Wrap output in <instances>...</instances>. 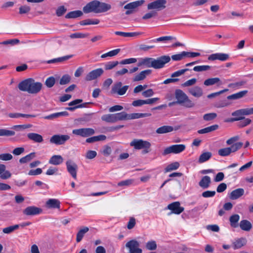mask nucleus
I'll return each instance as SVG.
<instances>
[{"instance_id": "nucleus-1", "label": "nucleus", "mask_w": 253, "mask_h": 253, "mask_svg": "<svg viewBox=\"0 0 253 253\" xmlns=\"http://www.w3.org/2000/svg\"><path fill=\"white\" fill-rule=\"evenodd\" d=\"M240 139L238 135L234 136L227 139L226 144L230 147H225L220 149L218 150V154L221 157H227L229 156L232 153H235L243 146V143L237 141Z\"/></svg>"}, {"instance_id": "nucleus-2", "label": "nucleus", "mask_w": 253, "mask_h": 253, "mask_svg": "<svg viewBox=\"0 0 253 253\" xmlns=\"http://www.w3.org/2000/svg\"><path fill=\"white\" fill-rule=\"evenodd\" d=\"M111 8V4L109 3L94 0L86 4L83 7V11L85 13L91 12L100 13L106 12L110 10Z\"/></svg>"}, {"instance_id": "nucleus-3", "label": "nucleus", "mask_w": 253, "mask_h": 253, "mask_svg": "<svg viewBox=\"0 0 253 253\" xmlns=\"http://www.w3.org/2000/svg\"><path fill=\"white\" fill-rule=\"evenodd\" d=\"M41 83L36 82L32 78L24 80L19 83L18 87L20 90L26 91L30 94H37L42 89Z\"/></svg>"}, {"instance_id": "nucleus-4", "label": "nucleus", "mask_w": 253, "mask_h": 253, "mask_svg": "<svg viewBox=\"0 0 253 253\" xmlns=\"http://www.w3.org/2000/svg\"><path fill=\"white\" fill-rule=\"evenodd\" d=\"M175 96L176 99V103L181 104L187 108H192L195 106V103L181 89L175 90Z\"/></svg>"}, {"instance_id": "nucleus-5", "label": "nucleus", "mask_w": 253, "mask_h": 253, "mask_svg": "<svg viewBox=\"0 0 253 253\" xmlns=\"http://www.w3.org/2000/svg\"><path fill=\"white\" fill-rule=\"evenodd\" d=\"M130 145L136 149H144V152L145 153L149 152L148 149L151 146V144L149 142L142 139H134L130 142Z\"/></svg>"}, {"instance_id": "nucleus-6", "label": "nucleus", "mask_w": 253, "mask_h": 253, "mask_svg": "<svg viewBox=\"0 0 253 253\" xmlns=\"http://www.w3.org/2000/svg\"><path fill=\"white\" fill-rule=\"evenodd\" d=\"M170 60V58L168 55L162 56L157 59L152 58V68L156 69H161Z\"/></svg>"}, {"instance_id": "nucleus-7", "label": "nucleus", "mask_w": 253, "mask_h": 253, "mask_svg": "<svg viewBox=\"0 0 253 253\" xmlns=\"http://www.w3.org/2000/svg\"><path fill=\"white\" fill-rule=\"evenodd\" d=\"M186 149L184 144H174L166 148L163 153V155L169 154H179L184 151Z\"/></svg>"}, {"instance_id": "nucleus-8", "label": "nucleus", "mask_w": 253, "mask_h": 253, "mask_svg": "<svg viewBox=\"0 0 253 253\" xmlns=\"http://www.w3.org/2000/svg\"><path fill=\"white\" fill-rule=\"evenodd\" d=\"M139 243L136 240H131L126 244V247L128 250V253H142V250L139 248Z\"/></svg>"}, {"instance_id": "nucleus-9", "label": "nucleus", "mask_w": 253, "mask_h": 253, "mask_svg": "<svg viewBox=\"0 0 253 253\" xmlns=\"http://www.w3.org/2000/svg\"><path fill=\"white\" fill-rule=\"evenodd\" d=\"M166 0H156L148 4V10H156L160 11L166 7Z\"/></svg>"}, {"instance_id": "nucleus-10", "label": "nucleus", "mask_w": 253, "mask_h": 253, "mask_svg": "<svg viewBox=\"0 0 253 253\" xmlns=\"http://www.w3.org/2000/svg\"><path fill=\"white\" fill-rule=\"evenodd\" d=\"M128 87V85L122 86V83L119 82L116 83L112 86L111 92L112 94H117L119 95H123L126 93Z\"/></svg>"}, {"instance_id": "nucleus-11", "label": "nucleus", "mask_w": 253, "mask_h": 253, "mask_svg": "<svg viewBox=\"0 0 253 253\" xmlns=\"http://www.w3.org/2000/svg\"><path fill=\"white\" fill-rule=\"evenodd\" d=\"M72 133L75 135L85 137L93 135L95 133V131L91 128H83L74 129Z\"/></svg>"}, {"instance_id": "nucleus-12", "label": "nucleus", "mask_w": 253, "mask_h": 253, "mask_svg": "<svg viewBox=\"0 0 253 253\" xmlns=\"http://www.w3.org/2000/svg\"><path fill=\"white\" fill-rule=\"evenodd\" d=\"M70 139L68 135H54L50 139V142L56 145L63 144Z\"/></svg>"}, {"instance_id": "nucleus-13", "label": "nucleus", "mask_w": 253, "mask_h": 253, "mask_svg": "<svg viewBox=\"0 0 253 253\" xmlns=\"http://www.w3.org/2000/svg\"><path fill=\"white\" fill-rule=\"evenodd\" d=\"M104 73L102 68H98L89 72L85 77L86 81H91L100 77Z\"/></svg>"}, {"instance_id": "nucleus-14", "label": "nucleus", "mask_w": 253, "mask_h": 253, "mask_svg": "<svg viewBox=\"0 0 253 253\" xmlns=\"http://www.w3.org/2000/svg\"><path fill=\"white\" fill-rule=\"evenodd\" d=\"M145 1L144 0H139L130 2L124 6V8L127 10L126 12V15H129L133 12V9L142 5Z\"/></svg>"}, {"instance_id": "nucleus-15", "label": "nucleus", "mask_w": 253, "mask_h": 253, "mask_svg": "<svg viewBox=\"0 0 253 253\" xmlns=\"http://www.w3.org/2000/svg\"><path fill=\"white\" fill-rule=\"evenodd\" d=\"M167 209L171 211V213L176 214H180L184 210V208L180 206V204L179 202H174L169 204L167 207Z\"/></svg>"}, {"instance_id": "nucleus-16", "label": "nucleus", "mask_w": 253, "mask_h": 253, "mask_svg": "<svg viewBox=\"0 0 253 253\" xmlns=\"http://www.w3.org/2000/svg\"><path fill=\"white\" fill-rule=\"evenodd\" d=\"M67 169L68 172L74 178H77V171L78 169V166L76 163L69 160L66 163Z\"/></svg>"}, {"instance_id": "nucleus-17", "label": "nucleus", "mask_w": 253, "mask_h": 253, "mask_svg": "<svg viewBox=\"0 0 253 253\" xmlns=\"http://www.w3.org/2000/svg\"><path fill=\"white\" fill-rule=\"evenodd\" d=\"M229 55L224 53H215L210 55L208 57V60L210 61L219 60L220 61H225L229 59Z\"/></svg>"}, {"instance_id": "nucleus-18", "label": "nucleus", "mask_w": 253, "mask_h": 253, "mask_svg": "<svg viewBox=\"0 0 253 253\" xmlns=\"http://www.w3.org/2000/svg\"><path fill=\"white\" fill-rule=\"evenodd\" d=\"M42 210L35 206H29L23 211V213L27 216H33L40 214Z\"/></svg>"}, {"instance_id": "nucleus-19", "label": "nucleus", "mask_w": 253, "mask_h": 253, "mask_svg": "<svg viewBox=\"0 0 253 253\" xmlns=\"http://www.w3.org/2000/svg\"><path fill=\"white\" fill-rule=\"evenodd\" d=\"M247 243V239L241 237L234 240L232 243V247L234 250H238L245 246Z\"/></svg>"}, {"instance_id": "nucleus-20", "label": "nucleus", "mask_w": 253, "mask_h": 253, "mask_svg": "<svg viewBox=\"0 0 253 253\" xmlns=\"http://www.w3.org/2000/svg\"><path fill=\"white\" fill-rule=\"evenodd\" d=\"M82 102H83V100L82 99H76L75 100H73V101L70 102L68 104V105H69V106H74L67 107L66 108V109L67 110L71 111H74L75 109H76L77 108H80L84 107L85 106V105L86 104H87V103H84V104H82L78 105L79 103H81Z\"/></svg>"}, {"instance_id": "nucleus-21", "label": "nucleus", "mask_w": 253, "mask_h": 253, "mask_svg": "<svg viewBox=\"0 0 253 253\" xmlns=\"http://www.w3.org/2000/svg\"><path fill=\"white\" fill-rule=\"evenodd\" d=\"M137 65L138 67L144 66L147 68H152V58H138Z\"/></svg>"}, {"instance_id": "nucleus-22", "label": "nucleus", "mask_w": 253, "mask_h": 253, "mask_svg": "<svg viewBox=\"0 0 253 253\" xmlns=\"http://www.w3.org/2000/svg\"><path fill=\"white\" fill-rule=\"evenodd\" d=\"M231 115L234 117V118L231 119L230 121L231 122L242 120L244 119V116H245L243 108L232 112Z\"/></svg>"}, {"instance_id": "nucleus-23", "label": "nucleus", "mask_w": 253, "mask_h": 253, "mask_svg": "<svg viewBox=\"0 0 253 253\" xmlns=\"http://www.w3.org/2000/svg\"><path fill=\"white\" fill-rule=\"evenodd\" d=\"M45 206L48 209H59L60 202L56 199H49L46 201Z\"/></svg>"}, {"instance_id": "nucleus-24", "label": "nucleus", "mask_w": 253, "mask_h": 253, "mask_svg": "<svg viewBox=\"0 0 253 253\" xmlns=\"http://www.w3.org/2000/svg\"><path fill=\"white\" fill-rule=\"evenodd\" d=\"M151 72V70L149 69L142 71L134 76V78L133 79V81L134 82H138L143 80L147 76L150 75Z\"/></svg>"}, {"instance_id": "nucleus-25", "label": "nucleus", "mask_w": 253, "mask_h": 253, "mask_svg": "<svg viewBox=\"0 0 253 253\" xmlns=\"http://www.w3.org/2000/svg\"><path fill=\"white\" fill-rule=\"evenodd\" d=\"M11 173L6 169V166L3 164H0V177L2 179H7L11 177Z\"/></svg>"}, {"instance_id": "nucleus-26", "label": "nucleus", "mask_w": 253, "mask_h": 253, "mask_svg": "<svg viewBox=\"0 0 253 253\" xmlns=\"http://www.w3.org/2000/svg\"><path fill=\"white\" fill-rule=\"evenodd\" d=\"M64 159L61 155H54L49 160V164L53 165H59L63 163Z\"/></svg>"}, {"instance_id": "nucleus-27", "label": "nucleus", "mask_w": 253, "mask_h": 253, "mask_svg": "<svg viewBox=\"0 0 253 253\" xmlns=\"http://www.w3.org/2000/svg\"><path fill=\"white\" fill-rule=\"evenodd\" d=\"M188 91L192 95L197 98L200 97L203 94L202 89L198 86L189 88Z\"/></svg>"}, {"instance_id": "nucleus-28", "label": "nucleus", "mask_w": 253, "mask_h": 253, "mask_svg": "<svg viewBox=\"0 0 253 253\" xmlns=\"http://www.w3.org/2000/svg\"><path fill=\"white\" fill-rule=\"evenodd\" d=\"M204 84L206 86H210L214 84H217V85H220L222 84V82L220 81V79L219 78H209L206 80Z\"/></svg>"}, {"instance_id": "nucleus-29", "label": "nucleus", "mask_w": 253, "mask_h": 253, "mask_svg": "<svg viewBox=\"0 0 253 253\" xmlns=\"http://www.w3.org/2000/svg\"><path fill=\"white\" fill-rule=\"evenodd\" d=\"M245 191L243 188H238L232 191L230 195V198L232 200H236L244 194Z\"/></svg>"}, {"instance_id": "nucleus-30", "label": "nucleus", "mask_w": 253, "mask_h": 253, "mask_svg": "<svg viewBox=\"0 0 253 253\" xmlns=\"http://www.w3.org/2000/svg\"><path fill=\"white\" fill-rule=\"evenodd\" d=\"M248 91L247 90H242L236 93L231 94L227 96V99L229 100H237L244 97Z\"/></svg>"}, {"instance_id": "nucleus-31", "label": "nucleus", "mask_w": 253, "mask_h": 253, "mask_svg": "<svg viewBox=\"0 0 253 253\" xmlns=\"http://www.w3.org/2000/svg\"><path fill=\"white\" fill-rule=\"evenodd\" d=\"M27 137L30 140L36 143H41L43 140L42 136L36 133H29L27 134Z\"/></svg>"}, {"instance_id": "nucleus-32", "label": "nucleus", "mask_w": 253, "mask_h": 253, "mask_svg": "<svg viewBox=\"0 0 253 253\" xmlns=\"http://www.w3.org/2000/svg\"><path fill=\"white\" fill-rule=\"evenodd\" d=\"M211 182V178L209 176H205L203 177L200 181L199 186L203 189L208 188L210 185Z\"/></svg>"}, {"instance_id": "nucleus-33", "label": "nucleus", "mask_w": 253, "mask_h": 253, "mask_svg": "<svg viewBox=\"0 0 253 253\" xmlns=\"http://www.w3.org/2000/svg\"><path fill=\"white\" fill-rule=\"evenodd\" d=\"M115 34L116 35L121 36L124 37H134L141 35L142 33L141 32H123L117 31Z\"/></svg>"}, {"instance_id": "nucleus-34", "label": "nucleus", "mask_w": 253, "mask_h": 253, "mask_svg": "<svg viewBox=\"0 0 253 253\" xmlns=\"http://www.w3.org/2000/svg\"><path fill=\"white\" fill-rule=\"evenodd\" d=\"M240 227L244 231H249L252 228L251 223L247 220H242L240 222Z\"/></svg>"}, {"instance_id": "nucleus-35", "label": "nucleus", "mask_w": 253, "mask_h": 253, "mask_svg": "<svg viewBox=\"0 0 253 253\" xmlns=\"http://www.w3.org/2000/svg\"><path fill=\"white\" fill-rule=\"evenodd\" d=\"M240 220V216L237 214L231 215L229 218L230 225L232 227L237 228L238 227V221Z\"/></svg>"}, {"instance_id": "nucleus-36", "label": "nucleus", "mask_w": 253, "mask_h": 253, "mask_svg": "<svg viewBox=\"0 0 253 253\" xmlns=\"http://www.w3.org/2000/svg\"><path fill=\"white\" fill-rule=\"evenodd\" d=\"M89 231L87 227H84L80 229L77 234L76 241L79 243L81 241L85 233Z\"/></svg>"}, {"instance_id": "nucleus-37", "label": "nucleus", "mask_w": 253, "mask_h": 253, "mask_svg": "<svg viewBox=\"0 0 253 253\" xmlns=\"http://www.w3.org/2000/svg\"><path fill=\"white\" fill-rule=\"evenodd\" d=\"M151 115L150 113H132L131 114H128V120H133L139 119L141 118L149 117Z\"/></svg>"}, {"instance_id": "nucleus-38", "label": "nucleus", "mask_w": 253, "mask_h": 253, "mask_svg": "<svg viewBox=\"0 0 253 253\" xmlns=\"http://www.w3.org/2000/svg\"><path fill=\"white\" fill-rule=\"evenodd\" d=\"M173 128L171 126H164L159 127L156 130V132L158 134H163L172 131Z\"/></svg>"}, {"instance_id": "nucleus-39", "label": "nucleus", "mask_w": 253, "mask_h": 253, "mask_svg": "<svg viewBox=\"0 0 253 253\" xmlns=\"http://www.w3.org/2000/svg\"><path fill=\"white\" fill-rule=\"evenodd\" d=\"M218 128V126L217 125H214L204 128L200 129L198 130V133L199 134H205L211 132L214 130H216Z\"/></svg>"}, {"instance_id": "nucleus-40", "label": "nucleus", "mask_w": 253, "mask_h": 253, "mask_svg": "<svg viewBox=\"0 0 253 253\" xmlns=\"http://www.w3.org/2000/svg\"><path fill=\"white\" fill-rule=\"evenodd\" d=\"M101 120L103 121L109 123H116L114 114H108L104 115L101 117Z\"/></svg>"}, {"instance_id": "nucleus-41", "label": "nucleus", "mask_w": 253, "mask_h": 253, "mask_svg": "<svg viewBox=\"0 0 253 253\" xmlns=\"http://www.w3.org/2000/svg\"><path fill=\"white\" fill-rule=\"evenodd\" d=\"M100 22V20L98 19H87L81 21L80 22L81 25H97Z\"/></svg>"}, {"instance_id": "nucleus-42", "label": "nucleus", "mask_w": 253, "mask_h": 253, "mask_svg": "<svg viewBox=\"0 0 253 253\" xmlns=\"http://www.w3.org/2000/svg\"><path fill=\"white\" fill-rule=\"evenodd\" d=\"M83 14V12L81 10L73 11L68 13L66 15L65 18L67 19L76 18L81 16Z\"/></svg>"}, {"instance_id": "nucleus-43", "label": "nucleus", "mask_w": 253, "mask_h": 253, "mask_svg": "<svg viewBox=\"0 0 253 253\" xmlns=\"http://www.w3.org/2000/svg\"><path fill=\"white\" fill-rule=\"evenodd\" d=\"M72 56V55H67L48 60L46 62L48 64L55 63L57 62H62L65 60H68L69 59L71 58Z\"/></svg>"}, {"instance_id": "nucleus-44", "label": "nucleus", "mask_w": 253, "mask_h": 253, "mask_svg": "<svg viewBox=\"0 0 253 253\" xmlns=\"http://www.w3.org/2000/svg\"><path fill=\"white\" fill-rule=\"evenodd\" d=\"M115 118L116 122L119 121L127 120H128V114L125 112H122L120 113H115Z\"/></svg>"}, {"instance_id": "nucleus-45", "label": "nucleus", "mask_w": 253, "mask_h": 253, "mask_svg": "<svg viewBox=\"0 0 253 253\" xmlns=\"http://www.w3.org/2000/svg\"><path fill=\"white\" fill-rule=\"evenodd\" d=\"M36 157V154L34 152L31 153L25 157L21 158L19 160V162L21 164L26 163L31 161Z\"/></svg>"}, {"instance_id": "nucleus-46", "label": "nucleus", "mask_w": 253, "mask_h": 253, "mask_svg": "<svg viewBox=\"0 0 253 253\" xmlns=\"http://www.w3.org/2000/svg\"><path fill=\"white\" fill-rule=\"evenodd\" d=\"M212 156V154L210 152H207L202 153L199 159V162L200 163H203L209 160Z\"/></svg>"}, {"instance_id": "nucleus-47", "label": "nucleus", "mask_w": 253, "mask_h": 253, "mask_svg": "<svg viewBox=\"0 0 253 253\" xmlns=\"http://www.w3.org/2000/svg\"><path fill=\"white\" fill-rule=\"evenodd\" d=\"M180 166L178 162H175L169 164L165 169L166 172L177 169Z\"/></svg>"}, {"instance_id": "nucleus-48", "label": "nucleus", "mask_w": 253, "mask_h": 253, "mask_svg": "<svg viewBox=\"0 0 253 253\" xmlns=\"http://www.w3.org/2000/svg\"><path fill=\"white\" fill-rule=\"evenodd\" d=\"M247 82L245 81H241L234 83H231L228 85V86L230 88L233 89H239L243 85L246 84Z\"/></svg>"}, {"instance_id": "nucleus-49", "label": "nucleus", "mask_w": 253, "mask_h": 253, "mask_svg": "<svg viewBox=\"0 0 253 253\" xmlns=\"http://www.w3.org/2000/svg\"><path fill=\"white\" fill-rule=\"evenodd\" d=\"M145 248L149 251H154L156 250L157 245L156 242L154 240H150L145 244Z\"/></svg>"}, {"instance_id": "nucleus-50", "label": "nucleus", "mask_w": 253, "mask_h": 253, "mask_svg": "<svg viewBox=\"0 0 253 253\" xmlns=\"http://www.w3.org/2000/svg\"><path fill=\"white\" fill-rule=\"evenodd\" d=\"M121 49L120 48L115 49L114 50L110 51L106 53L103 54L101 55V57L102 58H105L107 57H113L117 55L120 51Z\"/></svg>"}, {"instance_id": "nucleus-51", "label": "nucleus", "mask_w": 253, "mask_h": 253, "mask_svg": "<svg viewBox=\"0 0 253 253\" xmlns=\"http://www.w3.org/2000/svg\"><path fill=\"white\" fill-rule=\"evenodd\" d=\"M19 228L18 225H14L3 228L2 232L4 234H10Z\"/></svg>"}, {"instance_id": "nucleus-52", "label": "nucleus", "mask_w": 253, "mask_h": 253, "mask_svg": "<svg viewBox=\"0 0 253 253\" xmlns=\"http://www.w3.org/2000/svg\"><path fill=\"white\" fill-rule=\"evenodd\" d=\"M89 36L88 33H75L70 35L71 39H83Z\"/></svg>"}, {"instance_id": "nucleus-53", "label": "nucleus", "mask_w": 253, "mask_h": 253, "mask_svg": "<svg viewBox=\"0 0 253 253\" xmlns=\"http://www.w3.org/2000/svg\"><path fill=\"white\" fill-rule=\"evenodd\" d=\"M176 40V38L171 36H164L161 37L151 41L152 42H166L167 41Z\"/></svg>"}, {"instance_id": "nucleus-54", "label": "nucleus", "mask_w": 253, "mask_h": 253, "mask_svg": "<svg viewBox=\"0 0 253 253\" xmlns=\"http://www.w3.org/2000/svg\"><path fill=\"white\" fill-rule=\"evenodd\" d=\"M15 134V132L12 130L6 129H0V136H13Z\"/></svg>"}, {"instance_id": "nucleus-55", "label": "nucleus", "mask_w": 253, "mask_h": 253, "mask_svg": "<svg viewBox=\"0 0 253 253\" xmlns=\"http://www.w3.org/2000/svg\"><path fill=\"white\" fill-rule=\"evenodd\" d=\"M119 62L117 61L108 62L105 64V69L106 70H111L117 66Z\"/></svg>"}, {"instance_id": "nucleus-56", "label": "nucleus", "mask_w": 253, "mask_h": 253, "mask_svg": "<svg viewBox=\"0 0 253 253\" xmlns=\"http://www.w3.org/2000/svg\"><path fill=\"white\" fill-rule=\"evenodd\" d=\"M211 69V66L209 65H200L195 66L193 68V70L195 72H202L207 71Z\"/></svg>"}, {"instance_id": "nucleus-57", "label": "nucleus", "mask_w": 253, "mask_h": 253, "mask_svg": "<svg viewBox=\"0 0 253 253\" xmlns=\"http://www.w3.org/2000/svg\"><path fill=\"white\" fill-rule=\"evenodd\" d=\"M217 117V114L215 113H211L206 114L203 116V119L205 121H210L213 120Z\"/></svg>"}, {"instance_id": "nucleus-58", "label": "nucleus", "mask_w": 253, "mask_h": 253, "mask_svg": "<svg viewBox=\"0 0 253 253\" xmlns=\"http://www.w3.org/2000/svg\"><path fill=\"white\" fill-rule=\"evenodd\" d=\"M19 42V41L17 39H12V40H9L7 41H4L2 42H0V44L2 45H7V44H10L11 45H14L15 44H16Z\"/></svg>"}, {"instance_id": "nucleus-59", "label": "nucleus", "mask_w": 253, "mask_h": 253, "mask_svg": "<svg viewBox=\"0 0 253 253\" xmlns=\"http://www.w3.org/2000/svg\"><path fill=\"white\" fill-rule=\"evenodd\" d=\"M55 83V78L53 77H50L46 80L45 84L48 87H51L54 85Z\"/></svg>"}, {"instance_id": "nucleus-60", "label": "nucleus", "mask_w": 253, "mask_h": 253, "mask_svg": "<svg viewBox=\"0 0 253 253\" xmlns=\"http://www.w3.org/2000/svg\"><path fill=\"white\" fill-rule=\"evenodd\" d=\"M242 120V121L239 122L238 125L240 127H245L250 125L252 122V120L249 118H244V119Z\"/></svg>"}, {"instance_id": "nucleus-61", "label": "nucleus", "mask_w": 253, "mask_h": 253, "mask_svg": "<svg viewBox=\"0 0 253 253\" xmlns=\"http://www.w3.org/2000/svg\"><path fill=\"white\" fill-rule=\"evenodd\" d=\"M138 61L137 59L135 58H130L128 59H125L122 60L120 62V64L122 65L130 64L134 63Z\"/></svg>"}, {"instance_id": "nucleus-62", "label": "nucleus", "mask_w": 253, "mask_h": 253, "mask_svg": "<svg viewBox=\"0 0 253 253\" xmlns=\"http://www.w3.org/2000/svg\"><path fill=\"white\" fill-rule=\"evenodd\" d=\"M32 127V125L30 124L28 125H15L12 127V128L16 130H23L26 128H30Z\"/></svg>"}, {"instance_id": "nucleus-63", "label": "nucleus", "mask_w": 253, "mask_h": 253, "mask_svg": "<svg viewBox=\"0 0 253 253\" xmlns=\"http://www.w3.org/2000/svg\"><path fill=\"white\" fill-rule=\"evenodd\" d=\"M134 180L133 179H129L124 181H122L118 183V186H128L132 184Z\"/></svg>"}, {"instance_id": "nucleus-64", "label": "nucleus", "mask_w": 253, "mask_h": 253, "mask_svg": "<svg viewBox=\"0 0 253 253\" xmlns=\"http://www.w3.org/2000/svg\"><path fill=\"white\" fill-rule=\"evenodd\" d=\"M185 57L184 51L181 52L180 53L174 54L171 56V59L174 61H179Z\"/></svg>"}]
</instances>
